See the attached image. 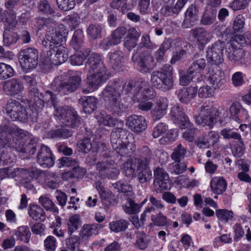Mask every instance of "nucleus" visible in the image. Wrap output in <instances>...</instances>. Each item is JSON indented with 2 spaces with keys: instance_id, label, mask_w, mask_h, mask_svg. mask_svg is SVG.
<instances>
[{
  "instance_id": "f257e3e1",
  "label": "nucleus",
  "mask_w": 251,
  "mask_h": 251,
  "mask_svg": "<svg viewBox=\"0 0 251 251\" xmlns=\"http://www.w3.org/2000/svg\"><path fill=\"white\" fill-rule=\"evenodd\" d=\"M144 81L130 80L126 82L122 79L110 82L103 90L101 95L107 109L113 116H121L126 106L122 101L121 94H130L134 101L135 94L143 87Z\"/></svg>"
},
{
  "instance_id": "f03ea898",
  "label": "nucleus",
  "mask_w": 251,
  "mask_h": 251,
  "mask_svg": "<svg viewBox=\"0 0 251 251\" xmlns=\"http://www.w3.org/2000/svg\"><path fill=\"white\" fill-rule=\"evenodd\" d=\"M85 52L88 58L84 70L92 74L87 75L81 89L83 94H88L98 89L102 83L107 81L111 73L100 54L92 52L90 49H86Z\"/></svg>"
},
{
  "instance_id": "7ed1b4c3",
  "label": "nucleus",
  "mask_w": 251,
  "mask_h": 251,
  "mask_svg": "<svg viewBox=\"0 0 251 251\" xmlns=\"http://www.w3.org/2000/svg\"><path fill=\"white\" fill-rule=\"evenodd\" d=\"M26 135L25 131L15 125L0 126V148L7 147L18 152L33 155L37 145L33 140L27 144H24L21 139Z\"/></svg>"
},
{
  "instance_id": "20e7f679",
  "label": "nucleus",
  "mask_w": 251,
  "mask_h": 251,
  "mask_svg": "<svg viewBox=\"0 0 251 251\" xmlns=\"http://www.w3.org/2000/svg\"><path fill=\"white\" fill-rule=\"evenodd\" d=\"M47 93L50 95V99L52 105L55 109V115L62 120L65 125L72 128H75L80 125V118L78 115L75 109L69 106L57 107L56 97L53 95V93L50 90H47Z\"/></svg>"
},
{
  "instance_id": "39448f33",
  "label": "nucleus",
  "mask_w": 251,
  "mask_h": 251,
  "mask_svg": "<svg viewBox=\"0 0 251 251\" xmlns=\"http://www.w3.org/2000/svg\"><path fill=\"white\" fill-rule=\"evenodd\" d=\"M173 74V67L170 64H165L159 70L152 72L151 82L156 89L163 92L168 91L174 86Z\"/></svg>"
},
{
  "instance_id": "423d86ee",
  "label": "nucleus",
  "mask_w": 251,
  "mask_h": 251,
  "mask_svg": "<svg viewBox=\"0 0 251 251\" xmlns=\"http://www.w3.org/2000/svg\"><path fill=\"white\" fill-rule=\"evenodd\" d=\"M128 131L124 128H114L111 132L110 141L112 148L121 156L129 155L132 152L128 149Z\"/></svg>"
},
{
  "instance_id": "0eeeda50",
  "label": "nucleus",
  "mask_w": 251,
  "mask_h": 251,
  "mask_svg": "<svg viewBox=\"0 0 251 251\" xmlns=\"http://www.w3.org/2000/svg\"><path fill=\"white\" fill-rule=\"evenodd\" d=\"M81 80L80 75L78 74L70 76L67 81L62 80L59 77H56L51 84V91L60 95H68L77 89Z\"/></svg>"
},
{
  "instance_id": "6e6552de",
  "label": "nucleus",
  "mask_w": 251,
  "mask_h": 251,
  "mask_svg": "<svg viewBox=\"0 0 251 251\" xmlns=\"http://www.w3.org/2000/svg\"><path fill=\"white\" fill-rule=\"evenodd\" d=\"M218 115V110L212 103L205 102L200 108L199 114L195 117V122L198 125L211 128Z\"/></svg>"
},
{
  "instance_id": "1a4fd4ad",
  "label": "nucleus",
  "mask_w": 251,
  "mask_h": 251,
  "mask_svg": "<svg viewBox=\"0 0 251 251\" xmlns=\"http://www.w3.org/2000/svg\"><path fill=\"white\" fill-rule=\"evenodd\" d=\"M131 60L137 65L138 70L143 74L151 72L155 66L153 57L150 50H144L139 54L136 51L133 54Z\"/></svg>"
},
{
  "instance_id": "9d476101",
  "label": "nucleus",
  "mask_w": 251,
  "mask_h": 251,
  "mask_svg": "<svg viewBox=\"0 0 251 251\" xmlns=\"http://www.w3.org/2000/svg\"><path fill=\"white\" fill-rule=\"evenodd\" d=\"M5 112L13 121L26 123L28 121V114L26 107L16 100L8 101Z\"/></svg>"
},
{
  "instance_id": "9b49d317",
  "label": "nucleus",
  "mask_w": 251,
  "mask_h": 251,
  "mask_svg": "<svg viewBox=\"0 0 251 251\" xmlns=\"http://www.w3.org/2000/svg\"><path fill=\"white\" fill-rule=\"evenodd\" d=\"M38 50L31 48L21 50L19 53V60L22 68L25 70L35 68L38 64Z\"/></svg>"
},
{
  "instance_id": "f8f14e48",
  "label": "nucleus",
  "mask_w": 251,
  "mask_h": 251,
  "mask_svg": "<svg viewBox=\"0 0 251 251\" xmlns=\"http://www.w3.org/2000/svg\"><path fill=\"white\" fill-rule=\"evenodd\" d=\"M225 42L222 41L216 42L206 51L208 63L211 65H219L224 61L223 51Z\"/></svg>"
},
{
  "instance_id": "ddd939ff",
  "label": "nucleus",
  "mask_w": 251,
  "mask_h": 251,
  "mask_svg": "<svg viewBox=\"0 0 251 251\" xmlns=\"http://www.w3.org/2000/svg\"><path fill=\"white\" fill-rule=\"evenodd\" d=\"M153 184L157 193L170 188L169 176L164 169L157 167L153 171Z\"/></svg>"
},
{
  "instance_id": "4468645a",
  "label": "nucleus",
  "mask_w": 251,
  "mask_h": 251,
  "mask_svg": "<svg viewBox=\"0 0 251 251\" xmlns=\"http://www.w3.org/2000/svg\"><path fill=\"white\" fill-rule=\"evenodd\" d=\"M46 91L45 94L40 93L35 86L29 89V95L30 97V106L34 109L35 111H40L44 106L45 100H50V95Z\"/></svg>"
},
{
  "instance_id": "2eb2a0df",
  "label": "nucleus",
  "mask_w": 251,
  "mask_h": 251,
  "mask_svg": "<svg viewBox=\"0 0 251 251\" xmlns=\"http://www.w3.org/2000/svg\"><path fill=\"white\" fill-rule=\"evenodd\" d=\"M36 161L43 168H50L54 165V160L49 147L42 144L38 150Z\"/></svg>"
},
{
  "instance_id": "dca6fc26",
  "label": "nucleus",
  "mask_w": 251,
  "mask_h": 251,
  "mask_svg": "<svg viewBox=\"0 0 251 251\" xmlns=\"http://www.w3.org/2000/svg\"><path fill=\"white\" fill-rule=\"evenodd\" d=\"M230 117L239 124L248 121L249 115L247 110L238 101L233 102L229 108Z\"/></svg>"
},
{
  "instance_id": "f3484780",
  "label": "nucleus",
  "mask_w": 251,
  "mask_h": 251,
  "mask_svg": "<svg viewBox=\"0 0 251 251\" xmlns=\"http://www.w3.org/2000/svg\"><path fill=\"white\" fill-rule=\"evenodd\" d=\"M170 115L174 123L178 125L181 129H185L186 126H191L188 117L183 112V108L179 105L176 104L171 108Z\"/></svg>"
},
{
  "instance_id": "a211bd4d",
  "label": "nucleus",
  "mask_w": 251,
  "mask_h": 251,
  "mask_svg": "<svg viewBox=\"0 0 251 251\" xmlns=\"http://www.w3.org/2000/svg\"><path fill=\"white\" fill-rule=\"evenodd\" d=\"M68 51L64 46L59 45L56 50H50L47 54L51 63L55 65H59L65 62L69 57Z\"/></svg>"
},
{
  "instance_id": "6ab92c4d",
  "label": "nucleus",
  "mask_w": 251,
  "mask_h": 251,
  "mask_svg": "<svg viewBox=\"0 0 251 251\" xmlns=\"http://www.w3.org/2000/svg\"><path fill=\"white\" fill-rule=\"evenodd\" d=\"M190 32L200 50H203L212 37L211 33L202 27L193 28Z\"/></svg>"
},
{
  "instance_id": "aec40b11",
  "label": "nucleus",
  "mask_w": 251,
  "mask_h": 251,
  "mask_svg": "<svg viewBox=\"0 0 251 251\" xmlns=\"http://www.w3.org/2000/svg\"><path fill=\"white\" fill-rule=\"evenodd\" d=\"M126 125L133 132L140 133L147 128L145 118L142 116L132 115L129 116L126 121Z\"/></svg>"
},
{
  "instance_id": "412c9836",
  "label": "nucleus",
  "mask_w": 251,
  "mask_h": 251,
  "mask_svg": "<svg viewBox=\"0 0 251 251\" xmlns=\"http://www.w3.org/2000/svg\"><path fill=\"white\" fill-rule=\"evenodd\" d=\"M198 12V8L195 4L190 5L185 13L182 27L183 28H190L194 26L199 18Z\"/></svg>"
},
{
  "instance_id": "4be33fe9",
  "label": "nucleus",
  "mask_w": 251,
  "mask_h": 251,
  "mask_svg": "<svg viewBox=\"0 0 251 251\" xmlns=\"http://www.w3.org/2000/svg\"><path fill=\"white\" fill-rule=\"evenodd\" d=\"M23 83L18 79L12 78L5 81L3 84L4 91L8 95H18L24 90Z\"/></svg>"
},
{
  "instance_id": "5701e85b",
  "label": "nucleus",
  "mask_w": 251,
  "mask_h": 251,
  "mask_svg": "<svg viewBox=\"0 0 251 251\" xmlns=\"http://www.w3.org/2000/svg\"><path fill=\"white\" fill-rule=\"evenodd\" d=\"M168 106V100L165 97L160 98L156 101V105L151 111L153 120L157 121L161 119L166 114Z\"/></svg>"
},
{
  "instance_id": "b1692460",
  "label": "nucleus",
  "mask_w": 251,
  "mask_h": 251,
  "mask_svg": "<svg viewBox=\"0 0 251 251\" xmlns=\"http://www.w3.org/2000/svg\"><path fill=\"white\" fill-rule=\"evenodd\" d=\"M78 151L85 153L91 151L93 152H97L99 147L97 143L94 140H91L90 138H84L79 140L77 143Z\"/></svg>"
},
{
  "instance_id": "393cba45",
  "label": "nucleus",
  "mask_w": 251,
  "mask_h": 251,
  "mask_svg": "<svg viewBox=\"0 0 251 251\" xmlns=\"http://www.w3.org/2000/svg\"><path fill=\"white\" fill-rule=\"evenodd\" d=\"M142 89H139L135 94L134 101L140 102V100H148L153 98L155 96L154 89L147 85L146 82Z\"/></svg>"
},
{
  "instance_id": "a878e982",
  "label": "nucleus",
  "mask_w": 251,
  "mask_h": 251,
  "mask_svg": "<svg viewBox=\"0 0 251 251\" xmlns=\"http://www.w3.org/2000/svg\"><path fill=\"white\" fill-rule=\"evenodd\" d=\"M137 179L140 183L150 181L152 176L149 165L138 164L137 165Z\"/></svg>"
},
{
  "instance_id": "bb28decb",
  "label": "nucleus",
  "mask_w": 251,
  "mask_h": 251,
  "mask_svg": "<svg viewBox=\"0 0 251 251\" xmlns=\"http://www.w3.org/2000/svg\"><path fill=\"white\" fill-rule=\"evenodd\" d=\"M209 80L214 89H219L225 81L224 73L220 69L217 68L210 73Z\"/></svg>"
},
{
  "instance_id": "cd10ccee",
  "label": "nucleus",
  "mask_w": 251,
  "mask_h": 251,
  "mask_svg": "<svg viewBox=\"0 0 251 251\" xmlns=\"http://www.w3.org/2000/svg\"><path fill=\"white\" fill-rule=\"evenodd\" d=\"M109 63L112 69L116 70L122 66L124 60V53L121 50L110 52L108 54Z\"/></svg>"
},
{
  "instance_id": "c85d7f7f",
  "label": "nucleus",
  "mask_w": 251,
  "mask_h": 251,
  "mask_svg": "<svg viewBox=\"0 0 251 251\" xmlns=\"http://www.w3.org/2000/svg\"><path fill=\"white\" fill-rule=\"evenodd\" d=\"M30 217L34 220L44 222L46 220V214L43 208L36 204H30L28 209Z\"/></svg>"
},
{
  "instance_id": "c756f323",
  "label": "nucleus",
  "mask_w": 251,
  "mask_h": 251,
  "mask_svg": "<svg viewBox=\"0 0 251 251\" xmlns=\"http://www.w3.org/2000/svg\"><path fill=\"white\" fill-rule=\"evenodd\" d=\"M82 104L83 111L86 113H91L97 108V99L94 97H84L79 99Z\"/></svg>"
},
{
  "instance_id": "7c9ffc66",
  "label": "nucleus",
  "mask_w": 251,
  "mask_h": 251,
  "mask_svg": "<svg viewBox=\"0 0 251 251\" xmlns=\"http://www.w3.org/2000/svg\"><path fill=\"white\" fill-rule=\"evenodd\" d=\"M138 161L135 158L129 159L123 165V170L125 176L129 179L133 178L135 176L136 168Z\"/></svg>"
},
{
  "instance_id": "2f4dec72",
  "label": "nucleus",
  "mask_w": 251,
  "mask_h": 251,
  "mask_svg": "<svg viewBox=\"0 0 251 251\" xmlns=\"http://www.w3.org/2000/svg\"><path fill=\"white\" fill-rule=\"evenodd\" d=\"M226 182L222 177H214L211 180L210 186L215 194H222L226 191Z\"/></svg>"
},
{
  "instance_id": "473e14b6",
  "label": "nucleus",
  "mask_w": 251,
  "mask_h": 251,
  "mask_svg": "<svg viewBox=\"0 0 251 251\" xmlns=\"http://www.w3.org/2000/svg\"><path fill=\"white\" fill-rule=\"evenodd\" d=\"M84 34L82 29L75 30L72 36L70 46L75 50H79L84 45Z\"/></svg>"
},
{
  "instance_id": "72a5a7b5",
  "label": "nucleus",
  "mask_w": 251,
  "mask_h": 251,
  "mask_svg": "<svg viewBox=\"0 0 251 251\" xmlns=\"http://www.w3.org/2000/svg\"><path fill=\"white\" fill-rule=\"evenodd\" d=\"M226 53L227 57L232 62L240 61L244 54V51L241 48H235L228 45Z\"/></svg>"
},
{
  "instance_id": "f704fd0d",
  "label": "nucleus",
  "mask_w": 251,
  "mask_h": 251,
  "mask_svg": "<svg viewBox=\"0 0 251 251\" xmlns=\"http://www.w3.org/2000/svg\"><path fill=\"white\" fill-rule=\"evenodd\" d=\"M139 157H134L138 164L149 165L153 156L151 151L147 146H144L139 150Z\"/></svg>"
},
{
  "instance_id": "c9c22d12",
  "label": "nucleus",
  "mask_w": 251,
  "mask_h": 251,
  "mask_svg": "<svg viewBox=\"0 0 251 251\" xmlns=\"http://www.w3.org/2000/svg\"><path fill=\"white\" fill-rule=\"evenodd\" d=\"M216 10L212 7L207 8L201 16V23L203 25H212L216 19Z\"/></svg>"
},
{
  "instance_id": "e433bc0d",
  "label": "nucleus",
  "mask_w": 251,
  "mask_h": 251,
  "mask_svg": "<svg viewBox=\"0 0 251 251\" xmlns=\"http://www.w3.org/2000/svg\"><path fill=\"white\" fill-rule=\"evenodd\" d=\"M47 34L54 45L62 46L66 41L65 32L61 33L58 29H55L54 31L52 30V32L48 31Z\"/></svg>"
},
{
  "instance_id": "4c0bfd02",
  "label": "nucleus",
  "mask_w": 251,
  "mask_h": 251,
  "mask_svg": "<svg viewBox=\"0 0 251 251\" xmlns=\"http://www.w3.org/2000/svg\"><path fill=\"white\" fill-rule=\"evenodd\" d=\"M114 162L111 159H107L104 161H99L96 163V169L99 172L101 178H104L105 174L114 165Z\"/></svg>"
},
{
  "instance_id": "58836bf2",
  "label": "nucleus",
  "mask_w": 251,
  "mask_h": 251,
  "mask_svg": "<svg viewBox=\"0 0 251 251\" xmlns=\"http://www.w3.org/2000/svg\"><path fill=\"white\" fill-rule=\"evenodd\" d=\"M101 31L102 27L99 24H91L87 28V33L91 40L100 38Z\"/></svg>"
},
{
  "instance_id": "ea45409f",
  "label": "nucleus",
  "mask_w": 251,
  "mask_h": 251,
  "mask_svg": "<svg viewBox=\"0 0 251 251\" xmlns=\"http://www.w3.org/2000/svg\"><path fill=\"white\" fill-rule=\"evenodd\" d=\"M102 227L98 224H85L80 231V235H96L99 233V230Z\"/></svg>"
},
{
  "instance_id": "a19ab883",
  "label": "nucleus",
  "mask_w": 251,
  "mask_h": 251,
  "mask_svg": "<svg viewBox=\"0 0 251 251\" xmlns=\"http://www.w3.org/2000/svg\"><path fill=\"white\" fill-rule=\"evenodd\" d=\"M39 202L47 211L55 214L58 213V208L49 197L42 196L39 198Z\"/></svg>"
},
{
  "instance_id": "79ce46f5",
  "label": "nucleus",
  "mask_w": 251,
  "mask_h": 251,
  "mask_svg": "<svg viewBox=\"0 0 251 251\" xmlns=\"http://www.w3.org/2000/svg\"><path fill=\"white\" fill-rule=\"evenodd\" d=\"M72 135L73 131L65 127H62L55 130H52L50 133V136L51 138H62L66 139L72 136Z\"/></svg>"
},
{
  "instance_id": "37998d69",
  "label": "nucleus",
  "mask_w": 251,
  "mask_h": 251,
  "mask_svg": "<svg viewBox=\"0 0 251 251\" xmlns=\"http://www.w3.org/2000/svg\"><path fill=\"white\" fill-rule=\"evenodd\" d=\"M100 198L103 205L106 207L117 202L115 195L110 191H103L100 193Z\"/></svg>"
},
{
  "instance_id": "c03bdc74",
  "label": "nucleus",
  "mask_w": 251,
  "mask_h": 251,
  "mask_svg": "<svg viewBox=\"0 0 251 251\" xmlns=\"http://www.w3.org/2000/svg\"><path fill=\"white\" fill-rule=\"evenodd\" d=\"M186 152V149L182 144H179L174 149L171 155V158L175 162H180L184 158Z\"/></svg>"
},
{
  "instance_id": "a18cd8bd",
  "label": "nucleus",
  "mask_w": 251,
  "mask_h": 251,
  "mask_svg": "<svg viewBox=\"0 0 251 251\" xmlns=\"http://www.w3.org/2000/svg\"><path fill=\"white\" fill-rule=\"evenodd\" d=\"M123 209L128 214H134L139 212L140 205L132 200L130 198L127 199L126 204L123 205Z\"/></svg>"
},
{
  "instance_id": "49530a36",
  "label": "nucleus",
  "mask_w": 251,
  "mask_h": 251,
  "mask_svg": "<svg viewBox=\"0 0 251 251\" xmlns=\"http://www.w3.org/2000/svg\"><path fill=\"white\" fill-rule=\"evenodd\" d=\"M14 71L9 65L0 63V79H6L14 75Z\"/></svg>"
},
{
  "instance_id": "de8ad7c7",
  "label": "nucleus",
  "mask_w": 251,
  "mask_h": 251,
  "mask_svg": "<svg viewBox=\"0 0 251 251\" xmlns=\"http://www.w3.org/2000/svg\"><path fill=\"white\" fill-rule=\"evenodd\" d=\"M221 135L225 139H234L235 140H241L242 138L241 135L236 132L234 129L226 127L222 129L220 132Z\"/></svg>"
},
{
  "instance_id": "09e8293b",
  "label": "nucleus",
  "mask_w": 251,
  "mask_h": 251,
  "mask_svg": "<svg viewBox=\"0 0 251 251\" xmlns=\"http://www.w3.org/2000/svg\"><path fill=\"white\" fill-rule=\"evenodd\" d=\"M127 33V29L125 26H119L114 30L111 34V37L117 45L120 44L122 39Z\"/></svg>"
},
{
  "instance_id": "8fccbe9b",
  "label": "nucleus",
  "mask_w": 251,
  "mask_h": 251,
  "mask_svg": "<svg viewBox=\"0 0 251 251\" xmlns=\"http://www.w3.org/2000/svg\"><path fill=\"white\" fill-rule=\"evenodd\" d=\"M216 215L218 219L224 223H226L233 217V212L226 209L216 210Z\"/></svg>"
},
{
  "instance_id": "3c124183",
  "label": "nucleus",
  "mask_w": 251,
  "mask_h": 251,
  "mask_svg": "<svg viewBox=\"0 0 251 251\" xmlns=\"http://www.w3.org/2000/svg\"><path fill=\"white\" fill-rule=\"evenodd\" d=\"M128 225V223L126 220L121 219L110 223L109 227L112 231L117 233L125 230L127 228Z\"/></svg>"
},
{
  "instance_id": "603ef678",
  "label": "nucleus",
  "mask_w": 251,
  "mask_h": 251,
  "mask_svg": "<svg viewBox=\"0 0 251 251\" xmlns=\"http://www.w3.org/2000/svg\"><path fill=\"white\" fill-rule=\"evenodd\" d=\"M3 36V43L6 46H9L16 43L18 39V35L17 33L8 29L4 30Z\"/></svg>"
},
{
  "instance_id": "864d4df0",
  "label": "nucleus",
  "mask_w": 251,
  "mask_h": 251,
  "mask_svg": "<svg viewBox=\"0 0 251 251\" xmlns=\"http://www.w3.org/2000/svg\"><path fill=\"white\" fill-rule=\"evenodd\" d=\"M206 61L203 58H200L195 60L189 67L190 72L199 73L204 70L206 67Z\"/></svg>"
},
{
  "instance_id": "5fc2aeb1",
  "label": "nucleus",
  "mask_w": 251,
  "mask_h": 251,
  "mask_svg": "<svg viewBox=\"0 0 251 251\" xmlns=\"http://www.w3.org/2000/svg\"><path fill=\"white\" fill-rule=\"evenodd\" d=\"M190 124L191 126H188L185 127V128H187V129L183 132L182 136L186 141L191 142L194 140V137L199 132V130L194 127L193 124L191 122Z\"/></svg>"
},
{
  "instance_id": "6e6d98bb",
  "label": "nucleus",
  "mask_w": 251,
  "mask_h": 251,
  "mask_svg": "<svg viewBox=\"0 0 251 251\" xmlns=\"http://www.w3.org/2000/svg\"><path fill=\"white\" fill-rule=\"evenodd\" d=\"M193 73L190 72L188 69L187 72L181 71L179 72V84L182 86L188 85L193 77Z\"/></svg>"
},
{
  "instance_id": "4d7b16f0",
  "label": "nucleus",
  "mask_w": 251,
  "mask_h": 251,
  "mask_svg": "<svg viewBox=\"0 0 251 251\" xmlns=\"http://www.w3.org/2000/svg\"><path fill=\"white\" fill-rule=\"evenodd\" d=\"M59 167H69V166H74V169H75L76 170L79 171L80 168L79 167H77V163L75 159H73V158L69 157H63L60 158L59 160Z\"/></svg>"
},
{
  "instance_id": "13d9d810",
  "label": "nucleus",
  "mask_w": 251,
  "mask_h": 251,
  "mask_svg": "<svg viewBox=\"0 0 251 251\" xmlns=\"http://www.w3.org/2000/svg\"><path fill=\"white\" fill-rule=\"evenodd\" d=\"M56 2L58 8L64 11L72 9L75 5V0H56Z\"/></svg>"
},
{
  "instance_id": "bf43d9fd",
  "label": "nucleus",
  "mask_w": 251,
  "mask_h": 251,
  "mask_svg": "<svg viewBox=\"0 0 251 251\" xmlns=\"http://www.w3.org/2000/svg\"><path fill=\"white\" fill-rule=\"evenodd\" d=\"M237 142L238 143L232 147V152L235 157L239 158L244 154L245 145L242 138L241 140H238Z\"/></svg>"
},
{
  "instance_id": "052dcab7",
  "label": "nucleus",
  "mask_w": 251,
  "mask_h": 251,
  "mask_svg": "<svg viewBox=\"0 0 251 251\" xmlns=\"http://www.w3.org/2000/svg\"><path fill=\"white\" fill-rule=\"evenodd\" d=\"M246 44L245 37L242 35H236L230 40L228 45L235 48H240Z\"/></svg>"
},
{
  "instance_id": "680f3d73",
  "label": "nucleus",
  "mask_w": 251,
  "mask_h": 251,
  "mask_svg": "<svg viewBox=\"0 0 251 251\" xmlns=\"http://www.w3.org/2000/svg\"><path fill=\"white\" fill-rule=\"evenodd\" d=\"M26 172V170L24 169L7 167V175L8 178H13L20 177L22 175L25 174Z\"/></svg>"
},
{
  "instance_id": "e2e57ef3",
  "label": "nucleus",
  "mask_w": 251,
  "mask_h": 251,
  "mask_svg": "<svg viewBox=\"0 0 251 251\" xmlns=\"http://www.w3.org/2000/svg\"><path fill=\"white\" fill-rule=\"evenodd\" d=\"M151 219L153 224L159 226H164L168 223L167 217L161 212H159L157 215H152Z\"/></svg>"
},
{
  "instance_id": "0e129e2a",
  "label": "nucleus",
  "mask_w": 251,
  "mask_h": 251,
  "mask_svg": "<svg viewBox=\"0 0 251 251\" xmlns=\"http://www.w3.org/2000/svg\"><path fill=\"white\" fill-rule=\"evenodd\" d=\"M85 50L84 52H81L77 54H75L70 56V61L71 63L73 65H81L82 64L84 60L86 58L85 56Z\"/></svg>"
},
{
  "instance_id": "69168bd1",
  "label": "nucleus",
  "mask_w": 251,
  "mask_h": 251,
  "mask_svg": "<svg viewBox=\"0 0 251 251\" xmlns=\"http://www.w3.org/2000/svg\"><path fill=\"white\" fill-rule=\"evenodd\" d=\"M38 10L43 14L48 15H50L54 13L53 10L47 0H41L40 1L38 5Z\"/></svg>"
},
{
  "instance_id": "338daca9",
  "label": "nucleus",
  "mask_w": 251,
  "mask_h": 251,
  "mask_svg": "<svg viewBox=\"0 0 251 251\" xmlns=\"http://www.w3.org/2000/svg\"><path fill=\"white\" fill-rule=\"evenodd\" d=\"M168 126L164 123L158 124L152 131V136L154 138H157L163 135L168 130Z\"/></svg>"
},
{
  "instance_id": "774afa93",
  "label": "nucleus",
  "mask_w": 251,
  "mask_h": 251,
  "mask_svg": "<svg viewBox=\"0 0 251 251\" xmlns=\"http://www.w3.org/2000/svg\"><path fill=\"white\" fill-rule=\"evenodd\" d=\"M245 24V18L241 15H238L235 18L233 25V29L235 32H240L242 31Z\"/></svg>"
}]
</instances>
